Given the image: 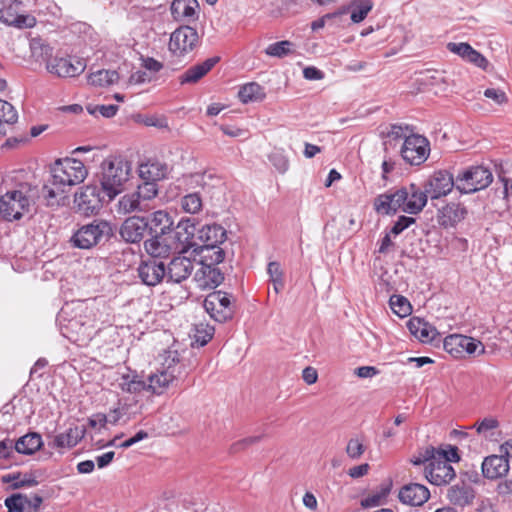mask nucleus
Wrapping results in <instances>:
<instances>
[{
  "instance_id": "obj_32",
  "label": "nucleus",
  "mask_w": 512,
  "mask_h": 512,
  "mask_svg": "<svg viewBox=\"0 0 512 512\" xmlns=\"http://www.w3.org/2000/svg\"><path fill=\"white\" fill-rule=\"evenodd\" d=\"M400 197L401 195H398V189L380 194L374 200V210L383 215L394 214L400 210Z\"/></svg>"
},
{
  "instance_id": "obj_30",
  "label": "nucleus",
  "mask_w": 512,
  "mask_h": 512,
  "mask_svg": "<svg viewBox=\"0 0 512 512\" xmlns=\"http://www.w3.org/2000/svg\"><path fill=\"white\" fill-rule=\"evenodd\" d=\"M144 248L149 259L158 260L169 257L173 251L165 235H151V238L144 241Z\"/></svg>"
},
{
  "instance_id": "obj_60",
  "label": "nucleus",
  "mask_w": 512,
  "mask_h": 512,
  "mask_svg": "<svg viewBox=\"0 0 512 512\" xmlns=\"http://www.w3.org/2000/svg\"><path fill=\"white\" fill-rule=\"evenodd\" d=\"M23 498H21L20 494H14L5 499V505L8 509V512H26L24 507L22 506Z\"/></svg>"
},
{
  "instance_id": "obj_51",
  "label": "nucleus",
  "mask_w": 512,
  "mask_h": 512,
  "mask_svg": "<svg viewBox=\"0 0 512 512\" xmlns=\"http://www.w3.org/2000/svg\"><path fill=\"white\" fill-rule=\"evenodd\" d=\"M32 56L36 60L50 61L52 55V48L48 44L42 43L40 40H32L30 43Z\"/></svg>"
},
{
  "instance_id": "obj_8",
  "label": "nucleus",
  "mask_w": 512,
  "mask_h": 512,
  "mask_svg": "<svg viewBox=\"0 0 512 512\" xmlns=\"http://www.w3.org/2000/svg\"><path fill=\"white\" fill-rule=\"evenodd\" d=\"M401 156L410 165H421L429 157L430 142L420 134L410 133L401 147Z\"/></svg>"
},
{
  "instance_id": "obj_63",
  "label": "nucleus",
  "mask_w": 512,
  "mask_h": 512,
  "mask_svg": "<svg viewBox=\"0 0 512 512\" xmlns=\"http://www.w3.org/2000/svg\"><path fill=\"white\" fill-rule=\"evenodd\" d=\"M408 131H409L408 126L393 124V125H391L390 130L388 131V136L394 140H398V139L405 140L406 137L409 136V134H407Z\"/></svg>"
},
{
  "instance_id": "obj_25",
  "label": "nucleus",
  "mask_w": 512,
  "mask_h": 512,
  "mask_svg": "<svg viewBox=\"0 0 512 512\" xmlns=\"http://www.w3.org/2000/svg\"><path fill=\"white\" fill-rule=\"evenodd\" d=\"M406 326L410 333L422 343H431L440 337L435 327L418 317L410 318Z\"/></svg>"
},
{
  "instance_id": "obj_58",
  "label": "nucleus",
  "mask_w": 512,
  "mask_h": 512,
  "mask_svg": "<svg viewBox=\"0 0 512 512\" xmlns=\"http://www.w3.org/2000/svg\"><path fill=\"white\" fill-rule=\"evenodd\" d=\"M118 106L114 104L109 105H96L94 107H87V110L90 114L95 115L96 113H100L105 118H111L116 115L118 111Z\"/></svg>"
},
{
  "instance_id": "obj_16",
  "label": "nucleus",
  "mask_w": 512,
  "mask_h": 512,
  "mask_svg": "<svg viewBox=\"0 0 512 512\" xmlns=\"http://www.w3.org/2000/svg\"><path fill=\"white\" fill-rule=\"evenodd\" d=\"M456 187V179L447 171H436L427 180L424 186L427 197L438 199L448 195L453 187Z\"/></svg>"
},
{
  "instance_id": "obj_46",
  "label": "nucleus",
  "mask_w": 512,
  "mask_h": 512,
  "mask_svg": "<svg viewBox=\"0 0 512 512\" xmlns=\"http://www.w3.org/2000/svg\"><path fill=\"white\" fill-rule=\"evenodd\" d=\"M389 303L392 311L401 318L410 315L412 311L410 302L404 296L393 295Z\"/></svg>"
},
{
  "instance_id": "obj_10",
  "label": "nucleus",
  "mask_w": 512,
  "mask_h": 512,
  "mask_svg": "<svg viewBox=\"0 0 512 512\" xmlns=\"http://www.w3.org/2000/svg\"><path fill=\"white\" fill-rule=\"evenodd\" d=\"M28 207V197L19 190L8 191L0 196V218L3 220H19Z\"/></svg>"
},
{
  "instance_id": "obj_42",
  "label": "nucleus",
  "mask_w": 512,
  "mask_h": 512,
  "mask_svg": "<svg viewBox=\"0 0 512 512\" xmlns=\"http://www.w3.org/2000/svg\"><path fill=\"white\" fill-rule=\"evenodd\" d=\"M239 100L242 103L260 101L264 99V89L256 82L243 85L238 92Z\"/></svg>"
},
{
  "instance_id": "obj_61",
  "label": "nucleus",
  "mask_w": 512,
  "mask_h": 512,
  "mask_svg": "<svg viewBox=\"0 0 512 512\" xmlns=\"http://www.w3.org/2000/svg\"><path fill=\"white\" fill-rule=\"evenodd\" d=\"M484 96L491 99L498 105L504 104L508 101L505 92L501 89L488 88L484 91Z\"/></svg>"
},
{
  "instance_id": "obj_35",
  "label": "nucleus",
  "mask_w": 512,
  "mask_h": 512,
  "mask_svg": "<svg viewBox=\"0 0 512 512\" xmlns=\"http://www.w3.org/2000/svg\"><path fill=\"white\" fill-rule=\"evenodd\" d=\"M466 214L465 208L459 204L450 203L439 210L438 223L445 228L454 227Z\"/></svg>"
},
{
  "instance_id": "obj_28",
  "label": "nucleus",
  "mask_w": 512,
  "mask_h": 512,
  "mask_svg": "<svg viewBox=\"0 0 512 512\" xmlns=\"http://www.w3.org/2000/svg\"><path fill=\"white\" fill-rule=\"evenodd\" d=\"M226 239V230L218 224L205 225L197 232L196 246H217Z\"/></svg>"
},
{
  "instance_id": "obj_18",
  "label": "nucleus",
  "mask_w": 512,
  "mask_h": 512,
  "mask_svg": "<svg viewBox=\"0 0 512 512\" xmlns=\"http://www.w3.org/2000/svg\"><path fill=\"white\" fill-rule=\"evenodd\" d=\"M138 277L147 286H155L166 279V265L162 260H142L138 268Z\"/></svg>"
},
{
  "instance_id": "obj_17",
  "label": "nucleus",
  "mask_w": 512,
  "mask_h": 512,
  "mask_svg": "<svg viewBox=\"0 0 512 512\" xmlns=\"http://www.w3.org/2000/svg\"><path fill=\"white\" fill-rule=\"evenodd\" d=\"M46 68L49 73L58 77H75L85 70L86 63L76 57H56L47 62Z\"/></svg>"
},
{
  "instance_id": "obj_23",
  "label": "nucleus",
  "mask_w": 512,
  "mask_h": 512,
  "mask_svg": "<svg viewBox=\"0 0 512 512\" xmlns=\"http://www.w3.org/2000/svg\"><path fill=\"white\" fill-rule=\"evenodd\" d=\"M430 498L428 488L422 484L411 483L399 491V500L410 506H421Z\"/></svg>"
},
{
  "instance_id": "obj_49",
  "label": "nucleus",
  "mask_w": 512,
  "mask_h": 512,
  "mask_svg": "<svg viewBox=\"0 0 512 512\" xmlns=\"http://www.w3.org/2000/svg\"><path fill=\"white\" fill-rule=\"evenodd\" d=\"M214 331V327L209 324H196L194 327L195 342L198 343L200 346L206 345L212 339Z\"/></svg>"
},
{
  "instance_id": "obj_24",
  "label": "nucleus",
  "mask_w": 512,
  "mask_h": 512,
  "mask_svg": "<svg viewBox=\"0 0 512 512\" xmlns=\"http://www.w3.org/2000/svg\"><path fill=\"white\" fill-rule=\"evenodd\" d=\"M224 280L223 273L216 266L200 265L194 275V281L201 289L215 288Z\"/></svg>"
},
{
  "instance_id": "obj_55",
  "label": "nucleus",
  "mask_w": 512,
  "mask_h": 512,
  "mask_svg": "<svg viewBox=\"0 0 512 512\" xmlns=\"http://www.w3.org/2000/svg\"><path fill=\"white\" fill-rule=\"evenodd\" d=\"M269 161L274 168L281 174L289 169V160L283 151L275 150L269 155Z\"/></svg>"
},
{
  "instance_id": "obj_6",
  "label": "nucleus",
  "mask_w": 512,
  "mask_h": 512,
  "mask_svg": "<svg viewBox=\"0 0 512 512\" xmlns=\"http://www.w3.org/2000/svg\"><path fill=\"white\" fill-rule=\"evenodd\" d=\"M493 181L489 168L477 165L463 170L456 177V189L461 193L470 194L487 188Z\"/></svg>"
},
{
  "instance_id": "obj_2",
  "label": "nucleus",
  "mask_w": 512,
  "mask_h": 512,
  "mask_svg": "<svg viewBox=\"0 0 512 512\" xmlns=\"http://www.w3.org/2000/svg\"><path fill=\"white\" fill-rule=\"evenodd\" d=\"M132 177V163L121 156H109L100 166L99 182L107 201H112L125 189Z\"/></svg>"
},
{
  "instance_id": "obj_45",
  "label": "nucleus",
  "mask_w": 512,
  "mask_h": 512,
  "mask_svg": "<svg viewBox=\"0 0 512 512\" xmlns=\"http://www.w3.org/2000/svg\"><path fill=\"white\" fill-rule=\"evenodd\" d=\"M427 458H440L441 460L447 461V463L458 462L460 457L458 455V449L456 447H449L447 450L435 449L429 447L426 449Z\"/></svg>"
},
{
  "instance_id": "obj_33",
  "label": "nucleus",
  "mask_w": 512,
  "mask_h": 512,
  "mask_svg": "<svg viewBox=\"0 0 512 512\" xmlns=\"http://www.w3.org/2000/svg\"><path fill=\"white\" fill-rule=\"evenodd\" d=\"M197 0H174L171 4V14L177 21H193L197 18Z\"/></svg>"
},
{
  "instance_id": "obj_1",
  "label": "nucleus",
  "mask_w": 512,
  "mask_h": 512,
  "mask_svg": "<svg viewBox=\"0 0 512 512\" xmlns=\"http://www.w3.org/2000/svg\"><path fill=\"white\" fill-rule=\"evenodd\" d=\"M50 172L51 185H44L41 190L48 206L58 204V196L65 193L67 188L82 183L88 174L83 162L74 158L56 160Z\"/></svg>"
},
{
  "instance_id": "obj_52",
  "label": "nucleus",
  "mask_w": 512,
  "mask_h": 512,
  "mask_svg": "<svg viewBox=\"0 0 512 512\" xmlns=\"http://www.w3.org/2000/svg\"><path fill=\"white\" fill-rule=\"evenodd\" d=\"M108 418L109 423L112 425H116L121 420L126 423L130 420V416H128V405L126 403H122L120 400L118 402V406L109 411Z\"/></svg>"
},
{
  "instance_id": "obj_62",
  "label": "nucleus",
  "mask_w": 512,
  "mask_h": 512,
  "mask_svg": "<svg viewBox=\"0 0 512 512\" xmlns=\"http://www.w3.org/2000/svg\"><path fill=\"white\" fill-rule=\"evenodd\" d=\"M415 222V219L407 216H400L391 228V233L398 235Z\"/></svg>"
},
{
  "instance_id": "obj_14",
  "label": "nucleus",
  "mask_w": 512,
  "mask_h": 512,
  "mask_svg": "<svg viewBox=\"0 0 512 512\" xmlns=\"http://www.w3.org/2000/svg\"><path fill=\"white\" fill-rule=\"evenodd\" d=\"M400 197V210L408 214H418L427 204V195L416 184H410L398 189Z\"/></svg>"
},
{
  "instance_id": "obj_34",
  "label": "nucleus",
  "mask_w": 512,
  "mask_h": 512,
  "mask_svg": "<svg viewBox=\"0 0 512 512\" xmlns=\"http://www.w3.org/2000/svg\"><path fill=\"white\" fill-rule=\"evenodd\" d=\"M195 232L196 227L189 219L178 223L175 231V239L181 243V250L183 252L196 247L197 238H195Z\"/></svg>"
},
{
  "instance_id": "obj_50",
  "label": "nucleus",
  "mask_w": 512,
  "mask_h": 512,
  "mask_svg": "<svg viewBox=\"0 0 512 512\" xmlns=\"http://www.w3.org/2000/svg\"><path fill=\"white\" fill-rule=\"evenodd\" d=\"M473 427L477 433L488 438L493 435V431L499 427V421L495 417H485L477 421Z\"/></svg>"
},
{
  "instance_id": "obj_4",
  "label": "nucleus",
  "mask_w": 512,
  "mask_h": 512,
  "mask_svg": "<svg viewBox=\"0 0 512 512\" xmlns=\"http://www.w3.org/2000/svg\"><path fill=\"white\" fill-rule=\"evenodd\" d=\"M67 309L68 307L62 308L58 316L62 335L74 343L89 341L94 332L92 321L87 319V316L82 315V313L68 319L69 313Z\"/></svg>"
},
{
  "instance_id": "obj_5",
  "label": "nucleus",
  "mask_w": 512,
  "mask_h": 512,
  "mask_svg": "<svg viewBox=\"0 0 512 512\" xmlns=\"http://www.w3.org/2000/svg\"><path fill=\"white\" fill-rule=\"evenodd\" d=\"M112 234L111 225L104 220H93L79 227L71 237V243L79 249H90Z\"/></svg>"
},
{
  "instance_id": "obj_15",
  "label": "nucleus",
  "mask_w": 512,
  "mask_h": 512,
  "mask_svg": "<svg viewBox=\"0 0 512 512\" xmlns=\"http://www.w3.org/2000/svg\"><path fill=\"white\" fill-rule=\"evenodd\" d=\"M443 346L445 351L454 357H459L464 352L478 355L484 353V346L479 340L460 334L447 336Z\"/></svg>"
},
{
  "instance_id": "obj_31",
  "label": "nucleus",
  "mask_w": 512,
  "mask_h": 512,
  "mask_svg": "<svg viewBox=\"0 0 512 512\" xmlns=\"http://www.w3.org/2000/svg\"><path fill=\"white\" fill-rule=\"evenodd\" d=\"M148 231L151 235H166L174 225L171 215L165 210L153 212L147 219Z\"/></svg>"
},
{
  "instance_id": "obj_12",
  "label": "nucleus",
  "mask_w": 512,
  "mask_h": 512,
  "mask_svg": "<svg viewBox=\"0 0 512 512\" xmlns=\"http://www.w3.org/2000/svg\"><path fill=\"white\" fill-rule=\"evenodd\" d=\"M203 306L210 317L217 322H225L233 316L231 295L224 291L218 290L208 294Z\"/></svg>"
},
{
  "instance_id": "obj_29",
  "label": "nucleus",
  "mask_w": 512,
  "mask_h": 512,
  "mask_svg": "<svg viewBox=\"0 0 512 512\" xmlns=\"http://www.w3.org/2000/svg\"><path fill=\"white\" fill-rule=\"evenodd\" d=\"M85 433L83 426L72 425L65 432L55 435L51 445L57 449L73 448L84 438Z\"/></svg>"
},
{
  "instance_id": "obj_36",
  "label": "nucleus",
  "mask_w": 512,
  "mask_h": 512,
  "mask_svg": "<svg viewBox=\"0 0 512 512\" xmlns=\"http://www.w3.org/2000/svg\"><path fill=\"white\" fill-rule=\"evenodd\" d=\"M138 172L143 180L156 183V181L166 178L168 166L159 161H148L139 166Z\"/></svg>"
},
{
  "instance_id": "obj_54",
  "label": "nucleus",
  "mask_w": 512,
  "mask_h": 512,
  "mask_svg": "<svg viewBox=\"0 0 512 512\" xmlns=\"http://www.w3.org/2000/svg\"><path fill=\"white\" fill-rule=\"evenodd\" d=\"M388 493V488H382L380 491L369 494L367 497L361 500V506L363 508H372L379 506L386 499Z\"/></svg>"
},
{
  "instance_id": "obj_56",
  "label": "nucleus",
  "mask_w": 512,
  "mask_h": 512,
  "mask_svg": "<svg viewBox=\"0 0 512 512\" xmlns=\"http://www.w3.org/2000/svg\"><path fill=\"white\" fill-rule=\"evenodd\" d=\"M364 452L365 446L362 440H360L359 438H351L348 441L346 446V453L351 459H359Z\"/></svg>"
},
{
  "instance_id": "obj_20",
  "label": "nucleus",
  "mask_w": 512,
  "mask_h": 512,
  "mask_svg": "<svg viewBox=\"0 0 512 512\" xmlns=\"http://www.w3.org/2000/svg\"><path fill=\"white\" fill-rule=\"evenodd\" d=\"M194 270L193 261L183 255L175 256L166 265V280L172 283H181L188 279Z\"/></svg>"
},
{
  "instance_id": "obj_13",
  "label": "nucleus",
  "mask_w": 512,
  "mask_h": 512,
  "mask_svg": "<svg viewBox=\"0 0 512 512\" xmlns=\"http://www.w3.org/2000/svg\"><path fill=\"white\" fill-rule=\"evenodd\" d=\"M424 461H429V464L425 468V477L433 485L441 486L446 485L452 481L455 477V470L450 463L440 458H427V454H424V459H417L414 464L418 465Z\"/></svg>"
},
{
  "instance_id": "obj_59",
  "label": "nucleus",
  "mask_w": 512,
  "mask_h": 512,
  "mask_svg": "<svg viewBox=\"0 0 512 512\" xmlns=\"http://www.w3.org/2000/svg\"><path fill=\"white\" fill-rule=\"evenodd\" d=\"M267 272L273 283L283 287V272L278 262H270L267 267Z\"/></svg>"
},
{
  "instance_id": "obj_19",
  "label": "nucleus",
  "mask_w": 512,
  "mask_h": 512,
  "mask_svg": "<svg viewBox=\"0 0 512 512\" xmlns=\"http://www.w3.org/2000/svg\"><path fill=\"white\" fill-rule=\"evenodd\" d=\"M148 221L145 217H128L120 227V236L125 242L139 243L148 231Z\"/></svg>"
},
{
  "instance_id": "obj_40",
  "label": "nucleus",
  "mask_w": 512,
  "mask_h": 512,
  "mask_svg": "<svg viewBox=\"0 0 512 512\" xmlns=\"http://www.w3.org/2000/svg\"><path fill=\"white\" fill-rule=\"evenodd\" d=\"M148 210L147 204H142L137 193H127L123 195L117 204V212L119 214H130L132 212H145Z\"/></svg>"
},
{
  "instance_id": "obj_22",
  "label": "nucleus",
  "mask_w": 512,
  "mask_h": 512,
  "mask_svg": "<svg viewBox=\"0 0 512 512\" xmlns=\"http://www.w3.org/2000/svg\"><path fill=\"white\" fill-rule=\"evenodd\" d=\"M447 49L460 56L464 60L474 64L475 66L486 70L489 66V61L478 51H476L471 45L468 43H455L450 42L447 44Z\"/></svg>"
},
{
  "instance_id": "obj_3",
  "label": "nucleus",
  "mask_w": 512,
  "mask_h": 512,
  "mask_svg": "<svg viewBox=\"0 0 512 512\" xmlns=\"http://www.w3.org/2000/svg\"><path fill=\"white\" fill-rule=\"evenodd\" d=\"M187 374L186 364L180 360L178 352L172 350L165 351L161 367L156 373L148 377L146 390L153 394L161 395L174 380Z\"/></svg>"
},
{
  "instance_id": "obj_26",
  "label": "nucleus",
  "mask_w": 512,
  "mask_h": 512,
  "mask_svg": "<svg viewBox=\"0 0 512 512\" xmlns=\"http://www.w3.org/2000/svg\"><path fill=\"white\" fill-rule=\"evenodd\" d=\"M219 57H211L203 61L202 63L196 64L188 68L179 77V83L181 85L196 84L202 79L212 68L219 62Z\"/></svg>"
},
{
  "instance_id": "obj_43",
  "label": "nucleus",
  "mask_w": 512,
  "mask_h": 512,
  "mask_svg": "<svg viewBox=\"0 0 512 512\" xmlns=\"http://www.w3.org/2000/svg\"><path fill=\"white\" fill-rule=\"evenodd\" d=\"M373 8L372 0H356L351 7L350 18L354 23L363 21Z\"/></svg>"
},
{
  "instance_id": "obj_38",
  "label": "nucleus",
  "mask_w": 512,
  "mask_h": 512,
  "mask_svg": "<svg viewBox=\"0 0 512 512\" xmlns=\"http://www.w3.org/2000/svg\"><path fill=\"white\" fill-rule=\"evenodd\" d=\"M198 255H200L199 265H210L216 266L224 261L225 252L219 246H196L193 249Z\"/></svg>"
},
{
  "instance_id": "obj_21",
  "label": "nucleus",
  "mask_w": 512,
  "mask_h": 512,
  "mask_svg": "<svg viewBox=\"0 0 512 512\" xmlns=\"http://www.w3.org/2000/svg\"><path fill=\"white\" fill-rule=\"evenodd\" d=\"M115 385L123 392L137 394L146 390V382L142 380L136 371L127 367L119 369L115 373Z\"/></svg>"
},
{
  "instance_id": "obj_11",
  "label": "nucleus",
  "mask_w": 512,
  "mask_h": 512,
  "mask_svg": "<svg viewBox=\"0 0 512 512\" xmlns=\"http://www.w3.org/2000/svg\"><path fill=\"white\" fill-rule=\"evenodd\" d=\"M0 22L19 29L32 28L36 18L29 14H20L21 0H0Z\"/></svg>"
},
{
  "instance_id": "obj_47",
  "label": "nucleus",
  "mask_w": 512,
  "mask_h": 512,
  "mask_svg": "<svg viewBox=\"0 0 512 512\" xmlns=\"http://www.w3.org/2000/svg\"><path fill=\"white\" fill-rule=\"evenodd\" d=\"M293 43L288 40L278 41L268 45L265 53L271 57L283 58L292 53Z\"/></svg>"
},
{
  "instance_id": "obj_7",
  "label": "nucleus",
  "mask_w": 512,
  "mask_h": 512,
  "mask_svg": "<svg viewBox=\"0 0 512 512\" xmlns=\"http://www.w3.org/2000/svg\"><path fill=\"white\" fill-rule=\"evenodd\" d=\"M199 43L200 37L195 28L181 26L171 33L168 48L173 57L182 59L191 55Z\"/></svg>"
},
{
  "instance_id": "obj_64",
  "label": "nucleus",
  "mask_w": 512,
  "mask_h": 512,
  "mask_svg": "<svg viewBox=\"0 0 512 512\" xmlns=\"http://www.w3.org/2000/svg\"><path fill=\"white\" fill-rule=\"evenodd\" d=\"M107 423H109L108 414H104V413L93 414L88 419V424L91 428H96V427L104 428Z\"/></svg>"
},
{
  "instance_id": "obj_41",
  "label": "nucleus",
  "mask_w": 512,
  "mask_h": 512,
  "mask_svg": "<svg viewBox=\"0 0 512 512\" xmlns=\"http://www.w3.org/2000/svg\"><path fill=\"white\" fill-rule=\"evenodd\" d=\"M119 79V74L115 70H97L88 76L89 84L96 87H106L116 83Z\"/></svg>"
},
{
  "instance_id": "obj_9",
  "label": "nucleus",
  "mask_w": 512,
  "mask_h": 512,
  "mask_svg": "<svg viewBox=\"0 0 512 512\" xmlns=\"http://www.w3.org/2000/svg\"><path fill=\"white\" fill-rule=\"evenodd\" d=\"M107 201V195L97 185H86L75 194L74 203L82 214L90 216L96 214Z\"/></svg>"
},
{
  "instance_id": "obj_39",
  "label": "nucleus",
  "mask_w": 512,
  "mask_h": 512,
  "mask_svg": "<svg viewBox=\"0 0 512 512\" xmlns=\"http://www.w3.org/2000/svg\"><path fill=\"white\" fill-rule=\"evenodd\" d=\"M43 445L42 437L36 432L28 433L15 442V451L20 454L31 455Z\"/></svg>"
},
{
  "instance_id": "obj_44",
  "label": "nucleus",
  "mask_w": 512,
  "mask_h": 512,
  "mask_svg": "<svg viewBox=\"0 0 512 512\" xmlns=\"http://www.w3.org/2000/svg\"><path fill=\"white\" fill-rule=\"evenodd\" d=\"M182 209L189 214H196L202 210L203 202L198 192L188 193L181 198Z\"/></svg>"
},
{
  "instance_id": "obj_37",
  "label": "nucleus",
  "mask_w": 512,
  "mask_h": 512,
  "mask_svg": "<svg viewBox=\"0 0 512 512\" xmlns=\"http://www.w3.org/2000/svg\"><path fill=\"white\" fill-rule=\"evenodd\" d=\"M474 490L473 488L465 483L455 484L451 486L447 493V498L449 501L460 507L467 506L472 503L474 499Z\"/></svg>"
},
{
  "instance_id": "obj_57",
  "label": "nucleus",
  "mask_w": 512,
  "mask_h": 512,
  "mask_svg": "<svg viewBox=\"0 0 512 512\" xmlns=\"http://www.w3.org/2000/svg\"><path fill=\"white\" fill-rule=\"evenodd\" d=\"M21 498H23L22 506L24 507L26 512H37L40 508V505L43 502V498L37 494L32 496H28L25 494H20Z\"/></svg>"
},
{
  "instance_id": "obj_48",
  "label": "nucleus",
  "mask_w": 512,
  "mask_h": 512,
  "mask_svg": "<svg viewBox=\"0 0 512 512\" xmlns=\"http://www.w3.org/2000/svg\"><path fill=\"white\" fill-rule=\"evenodd\" d=\"M18 119V114L12 104L0 99V129L4 124H14Z\"/></svg>"
},
{
  "instance_id": "obj_27",
  "label": "nucleus",
  "mask_w": 512,
  "mask_h": 512,
  "mask_svg": "<svg viewBox=\"0 0 512 512\" xmlns=\"http://www.w3.org/2000/svg\"><path fill=\"white\" fill-rule=\"evenodd\" d=\"M509 469V463L501 453L486 457L482 463V473L487 479L504 477L509 472Z\"/></svg>"
},
{
  "instance_id": "obj_53",
  "label": "nucleus",
  "mask_w": 512,
  "mask_h": 512,
  "mask_svg": "<svg viewBox=\"0 0 512 512\" xmlns=\"http://www.w3.org/2000/svg\"><path fill=\"white\" fill-rule=\"evenodd\" d=\"M142 201V204H146V201L155 198L158 194V188L156 183L145 181L142 185L138 186L137 191H135Z\"/></svg>"
}]
</instances>
